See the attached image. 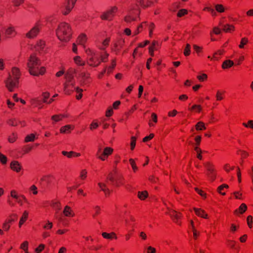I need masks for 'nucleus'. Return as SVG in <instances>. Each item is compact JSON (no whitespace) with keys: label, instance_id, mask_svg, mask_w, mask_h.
I'll use <instances>...</instances> for the list:
<instances>
[{"label":"nucleus","instance_id":"52","mask_svg":"<svg viewBox=\"0 0 253 253\" xmlns=\"http://www.w3.org/2000/svg\"><path fill=\"white\" fill-rule=\"evenodd\" d=\"M203 11L210 13L212 16H215L216 15V11L211 7H205L204 8Z\"/></svg>","mask_w":253,"mask_h":253},{"label":"nucleus","instance_id":"48","mask_svg":"<svg viewBox=\"0 0 253 253\" xmlns=\"http://www.w3.org/2000/svg\"><path fill=\"white\" fill-rule=\"evenodd\" d=\"M243 126L247 128H250L253 130V120H250L247 122H244L242 123Z\"/></svg>","mask_w":253,"mask_h":253},{"label":"nucleus","instance_id":"2","mask_svg":"<svg viewBox=\"0 0 253 253\" xmlns=\"http://www.w3.org/2000/svg\"><path fill=\"white\" fill-rule=\"evenodd\" d=\"M29 71L31 75L38 76L43 75L46 71L44 67L40 68L41 66L40 60L35 54L31 55L27 63Z\"/></svg>","mask_w":253,"mask_h":253},{"label":"nucleus","instance_id":"29","mask_svg":"<svg viewBox=\"0 0 253 253\" xmlns=\"http://www.w3.org/2000/svg\"><path fill=\"white\" fill-rule=\"evenodd\" d=\"M111 41L110 38H106L102 42V44L98 46V48L100 50H105L109 46Z\"/></svg>","mask_w":253,"mask_h":253},{"label":"nucleus","instance_id":"56","mask_svg":"<svg viewBox=\"0 0 253 253\" xmlns=\"http://www.w3.org/2000/svg\"><path fill=\"white\" fill-rule=\"evenodd\" d=\"M215 10L219 13L224 12L225 11V8L224 6L221 4H217L215 5Z\"/></svg>","mask_w":253,"mask_h":253},{"label":"nucleus","instance_id":"4","mask_svg":"<svg viewBox=\"0 0 253 253\" xmlns=\"http://www.w3.org/2000/svg\"><path fill=\"white\" fill-rule=\"evenodd\" d=\"M107 179L111 182V184L116 186H121L125 183L124 176L121 174L114 175L110 173L107 176Z\"/></svg>","mask_w":253,"mask_h":253},{"label":"nucleus","instance_id":"25","mask_svg":"<svg viewBox=\"0 0 253 253\" xmlns=\"http://www.w3.org/2000/svg\"><path fill=\"white\" fill-rule=\"evenodd\" d=\"M188 110L192 112L200 113L202 110V107L201 105L194 104L188 108Z\"/></svg>","mask_w":253,"mask_h":253},{"label":"nucleus","instance_id":"44","mask_svg":"<svg viewBox=\"0 0 253 253\" xmlns=\"http://www.w3.org/2000/svg\"><path fill=\"white\" fill-rule=\"evenodd\" d=\"M36 139L35 134L34 133H31L30 134L27 135L24 139V142L25 143H28L29 142H33Z\"/></svg>","mask_w":253,"mask_h":253},{"label":"nucleus","instance_id":"39","mask_svg":"<svg viewBox=\"0 0 253 253\" xmlns=\"http://www.w3.org/2000/svg\"><path fill=\"white\" fill-rule=\"evenodd\" d=\"M138 198L141 200H144L148 197V193L147 191H138L137 193Z\"/></svg>","mask_w":253,"mask_h":253},{"label":"nucleus","instance_id":"16","mask_svg":"<svg viewBox=\"0 0 253 253\" xmlns=\"http://www.w3.org/2000/svg\"><path fill=\"white\" fill-rule=\"evenodd\" d=\"M63 213L65 216L68 217H73L75 215L74 211L69 206H66L64 207Z\"/></svg>","mask_w":253,"mask_h":253},{"label":"nucleus","instance_id":"21","mask_svg":"<svg viewBox=\"0 0 253 253\" xmlns=\"http://www.w3.org/2000/svg\"><path fill=\"white\" fill-rule=\"evenodd\" d=\"M147 24V21H145L142 22L141 24H140L137 27V28L134 31L133 34V36H136L139 33H140L141 32L143 31V30L146 28Z\"/></svg>","mask_w":253,"mask_h":253},{"label":"nucleus","instance_id":"14","mask_svg":"<svg viewBox=\"0 0 253 253\" xmlns=\"http://www.w3.org/2000/svg\"><path fill=\"white\" fill-rule=\"evenodd\" d=\"M7 124L12 126H16L20 125L21 127H24L26 126V122L25 121H19L16 119H10L7 121Z\"/></svg>","mask_w":253,"mask_h":253},{"label":"nucleus","instance_id":"24","mask_svg":"<svg viewBox=\"0 0 253 253\" xmlns=\"http://www.w3.org/2000/svg\"><path fill=\"white\" fill-rule=\"evenodd\" d=\"M13 79L19 80L21 75L20 70L18 68L13 67L11 70V73L9 74Z\"/></svg>","mask_w":253,"mask_h":253},{"label":"nucleus","instance_id":"54","mask_svg":"<svg viewBox=\"0 0 253 253\" xmlns=\"http://www.w3.org/2000/svg\"><path fill=\"white\" fill-rule=\"evenodd\" d=\"M137 138L135 136H131L130 138V150H133L136 145Z\"/></svg>","mask_w":253,"mask_h":253},{"label":"nucleus","instance_id":"9","mask_svg":"<svg viewBox=\"0 0 253 253\" xmlns=\"http://www.w3.org/2000/svg\"><path fill=\"white\" fill-rule=\"evenodd\" d=\"M86 63L89 66L96 67L101 64V61L95 53H91L90 56L87 58Z\"/></svg>","mask_w":253,"mask_h":253},{"label":"nucleus","instance_id":"7","mask_svg":"<svg viewBox=\"0 0 253 253\" xmlns=\"http://www.w3.org/2000/svg\"><path fill=\"white\" fill-rule=\"evenodd\" d=\"M117 11V7L116 6H113L109 10L104 12L100 16V18L102 20H111L115 15V14L116 13Z\"/></svg>","mask_w":253,"mask_h":253},{"label":"nucleus","instance_id":"5","mask_svg":"<svg viewBox=\"0 0 253 253\" xmlns=\"http://www.w3.org/2000/svg\"><path fill=\"white\" fill-rule=\"evenodd\" d=\"M206 168L207 176L211 181H213L216 178V171L214 165L211 162H207L204 164Z\"/></svg>","mask_w":253,"mask_h":253},{"label":"nucleus","instance_id":"45","mask_svg":"<svg viewBox=\"0 0 253 253\" xmlns=\"http://www.w3.org/2000/svg\"><path fill=\"white\" fill-rule=\"evenodd\" d=\"M196 130H203L206 129L205 124L201 121L198 122L195 125Z\"/></svg>","mask_w":253,"mask_h":253},{"label":"nucleus","instance_id":"1","mask_svg":"<svg viewBox=\"0 0 253 253\" xmlns=\"http://www.w3.org/2000/svg\"><path fill=\"white\" fill-rule=\"evenodd\" d=\"M58 39L61 42H68L72 38L73 30L71 25L65 22L60 23L56 30Z\"/></svg>","mask_w":253,"mask_h":253},{"label":"nucleus","instance_id":"64","mask_svg":"<svg viewBox=\"0 0 253 253\" xmlns=\"http://www.w3.org/2000/svg\"><path fill=\"white\" fill-rule=\"evenodd\" d=\"M239 228V225H236L234 223H232L231 224L230 227V232L234 233L236 231L238 230V229Z\"/></svg>","mask_w":253,"mask_h":253},{"label":"nucleus","instance_id":"18","mask_svg":"<svg viewBox=\"0 0 253 253\" xmlns=\"http://www.w3.org/2000/svg\"><path fill=\"white\" fill-rule=\"evenodd\" d=\"M247 210V205L245 203H242L237 209L234 211V214L239 216L245 213Z\"/></svg>","mask_w":253,"mask_h":253},{"label":"nucleus","instance_id":"20","mask_svg":"<svg viewBox=\"0 0 253 253\" xmlns=\"http://www.w3.org/2000/svg\"><path fill=\"white\" fill-rule=\"evenodd\" d=\"M10 167L12 170L16 171V172H19L22 168L21 165L17 161H12L10 163Z\"/></svg>","mask_w":253,"mask_h":253},{"label":"nucleus","instance_id":"15","mask_svg":"<svg viewBox=\"0 0 253 253\" xmlns=\"http://www.w3.org/2000/svg\"><path fill=\"white\" fill-rule=\"evenodd\" d=\"M113 152V149L110 147H105L102 152L101 158V160L104 161L106 160L109 156L111 155Z\"/></svg>","mask_w":253,"mask_h":253},{"label":"nucleus","instance_id":"12","mask_svg":"<svg viewBox=\"0 0 253 253\" xmlns=\"http://www.w3.org/2000/svg\"><path fill=\"white\" fill-rule=\"evenodd\" d=\"M157 1V0H136V5L145 8L150 6L153 3Z\"/></svg>","mask_w":253,"mask_h":253},{"label":"nucleus","instance_id":"53","mask_svg":"<svg viewBox=\"0 0 253 253\" xmlns=\"http://www.w3.org/2000/svg\"><path fill=\"white\" fill-rule=\"evenodd\" d=\"M249 42L248 38L244 37L243 38L240 42V43L239 45V47L240 48L243 49L244 48V46L246 45Z\"/></svg>","mask_w":253,"mask_h":253},{"label":"nucleus","instance_id":"41","mask_svg":"<svg viewBox=\"0 0 253 253\" xmlns=\"http://www.w3.org/2000/svg\"><path fill=\"white\" fill-rule=\"evenodd\" d=\"M18 138L17 133L16 132H12L8 137V141L12 143L15 142Z\"/></svg>","mask_w":253,"mask_h":253},{"label":"nucleus","instance_id":"51","mask_svg":"<svg viewBox=\"0 0 253 253\" xmlns=\"http://www.w3.org/2000/svg\"><path fill=\"white\" fill-rule=\"evenodd\" d=\"M194 150L197 153V158L201 160L203 159V156L202 155V151L201 148L198 146H196L194 148Z\"/></svg>","mask_w":253,"mask_h":253},{"label":"nucleus","instance_id":"8","mask_svg":"<svg viewBox=\"0 0 253 253\" xmlns=\"http://www.w3.org/2000/svg\"><path fill=\"white\" fill-rule=\"evenodd\" d=\"M42 29V25L40 22L36 23L35 26L26 34V38L33 39L36 38Z\"/></svg>","mask_w":253,"mask_h":253},{"label":"nucleus","instance_id":"40","mask_svg":"<svg viewBox=\"0 0 253 253\" xmlns=\"http://www.w3.org/2000/svg\"><path fill=\"white\" fill-rule=\"evenodd\" d=\"M42 96L43 98V101L44 103H47L48 104H50L53 101V98H50L49 101H48V99L50 96L49 93L47 92H43L42 94Z\"/></svg>","mask_w":253,"mask_h":253},{"label":"nucleus","instance_id":"42","mask_svg":"<svg viewBox=\"0 0 253 253\" xmlns=\"http://www.w3.org/2000/svg\"><path fill=\"white\" fill-rule=\"evenodd\" d=\"M129 163L132 168L134 173H136L138 170V168L134 159L130 158L129 159Z\"/></svg>","mask_w":253,"mask_h":253},{"label":"nucleus","instance_id":"36","mask_svg":"<svg viewBox=\"0 0 253 253\" xmlns=\"http://www.w3.org/2000/svg\"><path fill=\"white\" fill-rule=\"evenodd\" d=\"M109 54L106 51L101 52L99 54V59L101 62H107L108 61Z\"/></svg>","mask_w":253,"mask_h":253},{"label":"nucleus","instance_id":"33","mask_svg":"<svg viewBox=\"0 0 253 253\" xmlns=\"http://www.w3.org/2000/svg\"><path fill=\"white\" fill-rule=\"evenodd\" d=\"M101 190L103 191L106 196H109L110 194V190L107 188L106 185L102 183H98V184Z\"/></svg>","mask_w":253,"mask_h":253},{"label":"nucleus","instance_id":"30","mask_svg":"<svg viewBox=\"0 0 253 253\" xmlns=\"http://www.w3.org/2000/svg\"><path fill=\"white\" fill-rule=\"evenodd\" d=\"M116 66V59H113L111 60V65L109 67H106V68L107 69V74L109 75L111 73H112L113 71V70L115 68Z\"/></svg>","mask_w":253,"mask_h":253},{"label":"nucleus","instance_id":"59","mask_svg":"<svg viewBox=\"0 0 253 253\" xmlns=\"http://www.w3.org/2000/svg\"><path fill=\"white\" fill-rule=\"evenodd\" d=\"M197 79L200 82H204L207 80L208 76L206 74L203 73L197 76Z\"/></svg>","mask_w":253,"mask_h":253},{"label":"nucleus","instance_id":"3","mask_svg":"<svg viewBox=\"0 0 253 253\" xmlns=\"http://www.w3.org/2000/svg\"><path fill=\"white\" fill-rule=\"evenodd\" d=\"M75 73V69L70 68L65 74L66 81L64 84V91L66 94H71L75 89L76 82L74 77Z\"/></svg>","mask_w":253,"mask_h":253},{"label":"nucleus","instance_id":"50","mask_svg":"<svg viewBox=\"0 0 253 253\" xmlns=\"http://www.w3.org/2000/svg\"><path fill=\"white\" fill-rule=\"evenodd\" d=\"M224 91L218 90L216 94V99L217 101H221L224 98Z\"/></svg>","mask_w":253,"mask_h":253},{"label":"nucleus","instance_id":"46","mask_svg":"<svg viewBox=\"0 0 253 253\" xmlns=\"http://www.w3.org/2000/svg\"><path fill=\"white\" fill-rule=\"evenodd\" d=\"M65 117L64 115L62 114L55 115L51 117V120L54 122L57 123Z\"/></svg>","mask_w":253,"mask_h":253},{"label":"nucleus","instance_id":"11","mask_svg":"<svg viewBox=\"0 0 253 253\" xmlns=\"http://www.w3.org/2000/svg\"><path fill=\"white\" fill-rule=\"evenodd\" d=\"M169 214L172 220L178 225L181 224L180 219L182 217V214L175 211H169Z\"/></svg>","mask_w":253,"mask_h":253},{"label":"nucleus","instance_id":"61","mask_svg":"<svg viewBox=\"0 0 253 253\" xmlns=\"http://www.w3.org/2000/svg\"><path fill=\"white\" fill-rule=\"evenodd\" d=\"M191 53V46L189 43H187L184 48V54L185 56H187L190 54Z\"/></svg>","mask_w":253,"mask_h":253},{"label":"nucleus","instance_id":"22","mask_svg":"<svg viewBox=\"0 0 253 253\" xmlns=\"http://www.w3.org/2000/svg\"><path fill=\"white\" fill-rule=\"evenodd\" d=\"M10 196L11 197H12L13 198H14L16 200L18 199V198H22V199L24 201V203L28 202V200L24 195H18L17 192L15 190H12L11 191Z\"/></svg>","mask_w":253,"mask_h":253},{"label":"nucleus","instance_id":"58","mask_svg":"<svg viewBox=\"0 0 253 253\" xmlns=\"http://www.w3.org/2000/svg\"><path fill=\"white\" fill-rule=\"evenodd\" d=\"M195 190L198 194H199L204 199H205L207 198V194L203 190L200 189L197 187L195 188Z\"/></svg>","mask_w":253,"mask_h":253},{"label":"nucleus","instance_id":"6","mask_svg":"<svg viewBox=\"0 0 253 253\" xmlns=\"http://www.w3.org/2000/svg\"><path fill=\"white\" fill-rule=\"evenodd\" d=\"M5 86L9 91L13 92L15 89L18 87L19 80L13 79L10 75L7 80L5 81Z\"/></svg>","mask_w":253,"mask_h":253},{"label":"nucleus","instance_id":"10","mask_svg":"<svg viewBox=\"0 0 253 253\" xmlns=\"http://www.w3.org/2000/svg\"><path fill=\"white\" fill-rule=\"evenodd\" d=\"M76 0H66L64 7L62 9V13L64 15L68 14L74 8Z\"/></svg>","mask_w":253,"mask_h":253},{"label":"nucleus","instance_id":"62","mask_svg":"<svg viewBox=\"0 0 253 253\" xmlns=\"http://www.w3.org/2000/svg\"><path fill=\"white\" fill-rule=\"evenodd\" d=\"M188 13V11L186 9H180L177 13V16L178 17H181Z\"/></svg>","mask_w":253,"mask_h":253},{"label":"nucleus","instance_id":"60","mask_svg":"<svg viewBox=\"0 0 253 253\" xmlns=\"http://www.w3.org/2000/svg\"><path fill=\"white\" fill-rule=\"evenodd\" d=\"M124 20L126 23H130L132 21L136 20V17L131 16L130 15H127L125 17Z\"/></svg>","mask_w":253,"mask_h":253},{"label":"nucleus","instance_id":"43","mask_svg":"<svg viewBox=\"0 0 253 253\" xmlns=\"http://www.w3.org/2000/svg\"><path fill=\"white\" fill-rule=\"evenodd\" d=\"M75 63L78 66H84L85 62L83 61L80 56H76L74 58Z\"/></svg>","mask_w":253,"mask_h":253},{"label":"nucleus","instance_id":"19","mask_svg":"<svg viewBox=\"0 0 253 253\" xmlns=\"http://www.w3.org/2000/svg\"><path fill=\"white\" fill-rule=\"evenodd\" d=\"M193 210L197 216L205 219L208 218V214L204 210L200 208H194Z\"/></svg>","mask_w":253,"mask_h":253},{"label":"nucleus","instance_id":"31","mask_svg":"<svg viewBox=\"0 0 253 253\" xmlns=\"http://www.w3.org/2000/svg\"><path fill=\"white\" fill-rule=\"evenodd\" d=\"M234 64V62L231 60H226L222 64L221 67L223 69H227L232 67Z\"/></svg>","mask_w":253,"mask_h":253},{"label":"nucleus","instance_id":"26","mask_svg":"<svg viewBox=\"0 0 253 253\" xmlns=\"http://www.w3.org/2000/svg\"><path fill=\"white\" fill-rule=\"evenodd\" d=\"M17 215L16 213H12L9 215L4 221L11 225L13 222L17 220Z\"/></svg>","mask_w":253,"mask_h":253},{"label":"nucleus","instance_id":"34","mask_svg":"<svg viewBox=\"0 0 253 253\" xmlns=\"http://www.w3.org/2000/svg\"><path fill=\"white\" fill-rule=\"evenodd\" d=\"M223 31L225 33H232L235 31V27L233 25L225 24L223 26Z\"/></svg>","mask_w":253,"mask_h":253},{"label":"nucleus","instance_id":"38","mask_svg":"<svg viewBox=\"0 0 253 253\" xmlns=\"http://www.w3.org/2000/svg\"><path fill=\"white\" fill-rule=\"evenodd\" d=\"M146 27H148L149 30V35L150 37H152L153 34V31L155 28V25L153 22H147Z\"/></svg>","mask_w":253,"mask_h":253},{"label":"nucleus","instance_id":"47","mask_svg":"<svg viewBox=\"0 0 253 253\" xmlns=\"http://www.w3.org/2000/svg\"><path fill=\"white\" fill-rule=\"evenodd\" d=\"M229 188V186L226 184H223L221 185H220L217 188V192L220 193L222 195H225L226 193L225 192H222V191L224 190V188L228 189Z\"/></svg>","mask_w":253,"mask_h":253},{"label":"nucleus","instance_id":"35","mask_svg":"<svg viewBox=\"0 0 253 253\" xmlns=\"http://www.w3.org/2000/svg\"><path fill=\"white\" fill-rule=\"evenodd\" d=\"M224 50L223 49H219L214 53L211 60H218L221 58V55L223 54Z\"/></svg>","mask_w":253,"mask_h":253},{"label":"nucleus","instance_id":"57","mask_svg":"<svg viewBox=\"0 0 253 253\" xmlns=\"http://www.w3.org/2000/svg\"><path fill=\"white\" fill-rule=\"evenodd\" d=\"M32 149H33V146H32L30 144H28V145H24L22 147V151L24 153H28L29 152H30Z\"/></svg>","mask_w":253,"mask_h":253},{"label":"nucleus","instance_id":"63","mask_svg":"<svg viewBox=\"0 0 253 253\" xmlns=\"http://www.w3.org/2000/svg\"><path fill=\"white\" fill-rule=\"evenodd\" d=\"M247 222L248 227L251 229L253 227V218L252 215H249L247 217Z\"/></svg>","mask_w":253,"mask_h":253},{"label":"nucleus","instance_id":"28","mask_svg":"<svg viewBox=\"0 0 253 253\" xmlns=\"http://www.w3.org/2000/svg\"><path fill=\"white\" fill-rule=\"evenodd\" d=\"M87 37L85 34H81L79 36L77 40L78 44L84 45L86 42Z\"/></svg>","mask_w":253,"mask_h":253},{"label":"nucleus","instance_id":"27","mask_svg":"<svg viewBox=\"0 0 253 253\" xmlns=\"http://www.w3.org/2000/svg\"><path fill=\"white\" fill-rule=\"evenodd\" d=\"M29 215V212L27 211H24L22 216L21 217L19 222V227H21V226L26 222L27 220Z\"/></svg>","mask_w":253,"mask_h":253},{"label":"nucleus","instance_id":"17","mask_svg":"<svg viewBox=\"0 0 253 253\" xmlns=\"http://www.w3.org/2000/svg\"><path fill=\"white\" fill-rule=\"evenodd\" d=\"M45 46V42L42 40H40L37 41L34 46V48L36 51L40 53L43 50Z\"/></svg>","mask_w":253,"mask_h":253},{"label":"nucleus","instance_id":"32","mask_svg":"<svg viewBox=\"0 0 253 253\" xmlns=\"http://www.w3.org/2000/svg\"><path fill=\"white\" fill-rule=\"evenodd\" d=\"M102 237L105 239H117V236L115 232H111L108 233L107 232H103L102 233Z\"/></svg>","mask_w":253,"mask_h":253},{"label":"nucleus","instance_id":"55","mask_svg":"<svg viewBox=\"0 0 253 253\" xmlns=\"http://www.w3.org/2000/svg\"><path fill=\"white\" fill-rule=\"evenodd\" d=\"M87 171L86 169H82L80 172L79 177L82 180H85L87 177Z\"/></svg>","mask_w":253,"mask_h":253},{"label":"nucleus","instance_id":"37","mask_svg":"<svg viewBox=\"0 0 253 253\" xmlns=\"http://www.w3.org/2000/svg\"><path fill=\"white\" fill-rule=\"evenodd\" d=\"M5 33L7 37H13L16 35V32L13 27H9L6 29Z\"/></svg>","mask_w":253,"mask_h":253},{"label":"nucleus","instance_id":"49","mask_svg":"<svg viewBox=\"0 0 253 253\" xmlns=\"http://www.w3.org/2000/svg\"><path fill=\"white\" fill-rule=\"evenodd\" d=\"M71 126L66 125L62 126L60 129V132L61 133H68L70 132Z\"/></svg>","mask_w":253,"mask_h":253},{"label":"nucleus","instance_id":"13","mask_svg":"<svg viewBox=\"0 0 253 253\" xmlns=\"http://www.w3.org/2000/svg\"><path fill=\"white\" fill-rule=\"evenodd\" d=\"M81 77V83L82 84L85 85L88 84L91 82L90 74L88 72H83L80 75Z\"/></svg>","mask_w":253,"mask_h":253},{"label":"nucleus","instance_id":"23","mask_svg":"<svg viewBox=\"0 0 253 253\" xmlns=\"http://www.w3.org/2000/svg\"><path fill=\"white\" fill-rule=\"evenodd\" d=\"M62 154L63 155L66 156L69 158L73 157H79L81 156V154L80 153H77L74 151L67 152L65 151H63L62 152Z\"/></svg>","mask_w":253,"mask_h":253}]
</instances>
